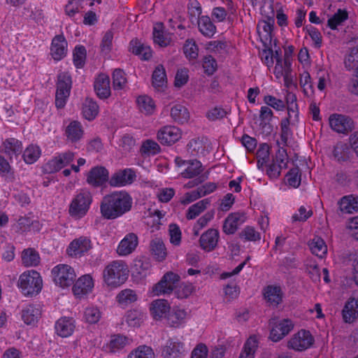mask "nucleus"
<instances>
[{"mask_svg": "<svg viewBox=\"0 0 358 358\" xmlns=\"http://www.w3.org/2000/svg\"><path fill=\"white\" fill-rule=\"evenodd\" d=\"M132 198L125 192H115L103 197L100 210L102 216L114 220L129 212L132 206Z\"/></svg>", "mask_w": 358, "mask_h": 358, "instance_id": "obj_1", "label": "nucleus"}, {"mask_svg": "<svg viewBox=\"0 0 358 358\" xmlns=\"http://www.w3.org/2000/svg\"><path fill=\"white\" fill-rule=\"evenodd\" d=\"M128 275V266L122 260L113 261L105 267L103 272V281L108 286L114 287L122 285Z\"/></svg>", "mask_w": 358, "mask_h": 358, "instance_id": "obj_2", "label": "nucleus"}, {"mask_svg": "<svg viewBox=\"0 0 358 358\" xmlns=\"http://www.w3.org/2000/svg\"><path fill=\"white\" fill-rule=\"evenodd\" d=\"M17 285L24 296H32L41 292L43 281L38 272L31 270L20 275Z\"/></svg>", "mask_w": 358, "mask_h": 358, "instance_id": "obj_3", "label": "nucleus"}, {"mask_svg": "<svg viewBox=\"0 0 358 358\" xmlns=\"http://www.w3.org/2000/svg\"><path fill=\"white\" fill-rule=\"evenodd\" d=\"M176 165L182 169L180 175L182 178L191 179L196 177L207 178L211 169L205 170L202 164L197 159L185 160L180 157L175 159Z\"/></svg>", "mask_w": 358, "mask_h": 358, "instance_id": "obj_4", "label": "nucleus"}, {"mask_svg": "<svg viewBox=\"0 0 358 358\" xmlns=\"http://www.w3.org/2000/svg\"><path fill=\"white\" fill-rule=\"evenodd\" d=\"M55 106L63 108L69 97L72 87L71 76L68 72H61L57 75L56 83Z\"/></svg>", "mask_w": 358, "mask_h": 358, "instance_id": "obj_5", "label": "nucleus"}, {"mask_svg": "<svg viewBox=\"0 0 358 358\" xmlns=\"http://www.w3.org/2000/svg\"><path fill=\"white\" fill-rule=\"evenodd\" d=\"M52 277L56 285L65 288L73 285L76 273L72 267L67 264H58L51 271Z\"/></svg>", "mask_w": 358, "mask_h": 358, "instance_id": "obj_6", "label": "nucleus"}, {"mask_svg": "<svg viewBox=\"0 0 358 358\" xmlns=\"http://www.w3.org/2000/svg\"><path fill=\"white\" fill-rule=\"evenodd\" d=\"M92 203V196L89 192L83 190L72 200L69 209L70 215L76 219L84 217Z\"/></svg>", "mask_w": 358, "mask_h": 358, "instance_id": "obj_7", "label": "nucleus"}, {"mask_svg": "<svg viewBox=\"0 0 358 358\" xmlns=\"http://www.w3.org/2000/svg\"><path fill=\"white\" fill-rule=\"evenodd\" d=\"M180 276L171 271L166 273L151 290L153 296L170 294L175 289V285L180 280Z\"/></svg>", "mask_w": 358, "mask_h": 358, "instance_id": "obj_8", "label": "nucleus"}, {"mask_svg": "<svg viewBox=\"0 0 358 358\" xmlns=\"http://www.w3.org/2000/svg\"><path fill=\"white\" fill-rule=\"evenodd\" d=\"M269 325L271 327L269 338L273 342L280 341L289 334L294 328V324L289 319H283L278 322L271 320Z\"/></svg>", "mask_w": 358, "mask_h": 358, "instance_id": "obj_9", "label": "nucleus"}, {"mask_svg": "<svg viewBox=\"0 0 358 358\" xmlns=\"http://www.w3.org/2000/svg\"><path fill=\"white\" fill-rule=\"evenodd\" d=\"M314 341V338L309 331L301 329L292 336L288 341L287 346L295 351L301 352L310 348Z\"/></svg>", "mask_w": 358, "mask_h": 358, "instance_id": "obj_10", "label": "nucleus"}, {"mask_svg": "<svg viewBox=\"0 0 358 358\" xmlns=\"http://www.w3.org/2000/svg\"><path fill=\"white\" fill-rule=\"evenodd\" d=\"M157 138L162 145H171L181 138V131L175 126H164L158 131Z\"/></svg>", "mask_w": 358, "mask_h": 358, "instance_id": "obj_11", "label": "nucleus"}, {"mask_svg": "<svg viewBox=\"0 0 358 358\" xmlns=\"http://www.w3.org/2000/svg\"><path fill=\"white\" fill-rule=\"evenodd\" d=\"M331 128L338 133H348L354 129V122L348 116L333 114L329 117Z\"/></svg>", "mask_w": 358, "mask_h": 358, "instance_id": "obj_12", "label": "nucleus"}, {"mask_svg": "<svg viewBox=\"0 0 358 358\" xmlns=\"http://www.w3.org/2000/svg\"><path fill=\"white\" fill-rule=\"evenodd\" d=\"M68 52V43L63 34L56 35L50 45V55L55 61L64 58Z\"/></svg>", "mask_w": 358, "mask_h": 358, "instance_id": "obj_13", "label": "nucleus"}, {"mask_svg": "<svg viewBox=\"0 0 358 358\" xmlns=\"http://www.w3.org/2000/svg\"><path fill=\"white\" fill-rule=\"evenodd\" d=\"M185 355L184 343L174 339H169L162 351L163 358H182Z\"/></svg>", "mask_w": 358, "mask_h": 358, "instance_id": "obj_14", "label": "nucleus"}, {"mask_svg": "<svg viewBox=\"0 0 358 358\" xmlns=\"http://www.w3.org/2000/svg\"><path fill=\"white\" fill-rule=\"evenodd\" d=\"M246 216L243 213H230L224 221L222 230L226 234H234L238 227L245 222Z\"/></svg>", "mask_w": 358, "mask_h": 358, "instance_id": "obj_15", "label": "nucleus"}, {"mask_svg": "<svg viewBox=\"0 0 358 358\" xmlns=\"http://www.w3.org/2000/svg\"><path fill=\"white\" fill-rule=\"evenodd\" d=\"M92 248V243L89 238L80 236L74 239L69 245L67 252L71 257L81 256Z\"/></svg>", "mask_w": 358, "mask_h": 358, "instance_id": "obj_16", "label": "nucleus"}, {"mask_svg": "<svg viewBox=\"0 0 358 358\" xmlns=\"http://www.w3.org/2000/svg\"><path fill=\"white\" fill-rule=\"evenodd\" d=\"M196 10L198 12V15H200L202 12L201 6L196 7ZM197 24L200 33L207 38H212L217 31L216 26L208 15L199 16Z\"/></svg>", "mask_w": 358, "mask_h": 358, "instance_id": "obj_17", "label": "nucleus"}, {"mask_svg": "<svg viewBox=\"0 0 358 358\" xmlns=\"http://www.w3.org/2000/svg\"><path fill=\"white\" fill-rule=\"evenodd\" d=\"M138 244V238L136 234L129 233L120 241L117 248L120 256H127L132 253Z\"/></svg>", "mask_w": 358, "mask_h": 358, "instance_id": "obj_18", "label": "nucleus"}, {"mask_svg": "<svg viewBox=\"0 0 358 358\" xmlns=\"http://www.w3.org/2000/svg\"><path fill=\"white\" fill-rule=\"evenodd\" d=\"M94 88L100 99L108 98L111 94L109 76L104 73H100L94 80Z\"/></svg>", "mask_w": 358, "mask_h": 358, "instance_id": "obj_19", "label": "nucleus"}, {"mask_svg": "<svg viewBox=\"0 0 358 358\" xmlns=\"http://www.w3.org/2000/svg\"><path fill=\"white\" fill-rule=\"evenodd\" d=\"M343 320L345 323H353L358 318V299L350 297L342 310Z\"/></svg>", "mask_w": 358, "mask_h": 358, "instance_id": "obj_20", "label": "nucleus"}, {"mask_svg": "<svg viewBox=\"0 0 358 358\" xmlns=\"http://www.w3.org/2000/svg\"><path fill=\"white\" fill-rule=\"evenodd\" d=\"M55 327L58 336L62 338L69 337L75 330V320L72 317H61L56 322Z\"/></svg>", "mask_w": 358, "mask_h": 358, "instance_id": "obj_21", "label": "nucleus"}, {"mask_svg": "<svg viewBox=\"0 0 358 358\" xmlns=\"http://www.w3.org/2000/svg\"><path fill=\"white\" fill-rule=\"evenodd\" d=\"M219 231L217 229H210L203 233L199 239L202 249L207 252L213 250L217 245Z\"/></svg>", "mask_w": 358, "mask_h": 358, "instance_id": "obj_22", "label": "nucleus"}, {"mask_svg": "<svg viewBox=\"0 0 358 358\" xmlns=\"http://www.w3.org/2000/svg\"><path fill=\"white\" fill-rule=\"evenodd\" d=\"M153 41L160 47H167L171 42L170 34L164 31V24L162 22H157L152 31Z\"/></svg>", "mask_w": 358, "mask_h": 358, "instance_id": "obj_23", "label": "nucleus"}, {"mask_svg": "<svg viewBox=\"0 0 358 358\" xmlns=\"http://www.w3.org/2000/svg\"><path fill=\"white\" fill-rule=\"evenodd\" d=\"M84 130L81 123L77 120L71 121L65 129V135L71 143L78 142L83 136Z\"/></svg>", "mask_w": 358, "mask_h": 358, "instance_id": "obj_24", "label": "nucleus"}, {"mask_svg": "<svg viewBox=\"0 0 358 358\" xmlns=\"http://www.w3.org/2000/svg\"><path fill=\"white\" fill-rule=\"evenodd\" d=\"M94 287L93 279L90 275H84L78 278L73 287L75 295L80 296L86 294Z\"/></svg>", "mask_w": 358, "mask_h": 358, "instance_id": "obj_25", "label": "nucleus"}, {"mask_svg": "<svg viewBox=\"0 0 358 358\" xmlns=\"http://www.w3.org/2000/svg\"><path fill=\"white\" fill-rule=\"evenodd\" d=\"M129 51L140 57L142 60H148L152 57L150 48L141 43L137 38L132 39L130 41Z\"/></svg>", "mask_w": 358, "mask_h": 358, "instance_id": "obj_26", "label": "nucleus"}, {"mask_svg": "<svg viewBox=\"0 0 358 358\" xmlns=\"http://www.w3.org/2000/svg\"><path fill=\"white\" fill-rule=\"evenodd\" d=\"M150 252L155 259L162 262L167 256V250L163 240L161 238L155 237L150 243Z\"/></svg>", "mask_w": 358, "mask_h": 358, "instance_id": "obj_27", "label": "nucleus"}, {"mask_svg": "<svg viewBox=\"0 0 358 358\" xmlns=\"http://www.w3.org/2000/svg\"><path fill=\"white\" fill-rule=\"evenodd\" d=\"M274 23L275 20L272 17H267L266 20L259 22L257 29L262 39L271 41Z\"/></svg>", "mask_w": 358, "mask_h": 358, "instance_id": "obj_28", "label": "nucleus"}, {"mask_svg": "<svg viewBox=\"0 0 358 358\" xmlns=\"http://www.w3.org/2000/svg\"><path fill=\"white\" fill-rule=\"evenodd\" d=\"M41 315V310L38 306L29 304L22 310L21 317L27 324H34Z\"/></svg>", "mask_w": 358, "mask_h": 358, "instance_id": "obj_29", "label": "nucleus"}, {"mask_svg": "<svg viewBox=\"0 0 358 358\" xmlns=\"http://www.w3.org/2000/svg\"><path fill=\"white\" fill-rule=\"evenodd\" d=\"M264 295L270 306L273 307H277L282 300V292L278 286H267L264 289Z\"/></svg>", "mask_w": 358, "mask_h": 358, "instance_id": "obj_30", "label": "nucleus"}, {"mask_svg": "<svg viewBox=\"0 0 358 358\" xmlns=\"http://www.w3.org/2000/svg\"><path fill=\"white\" fill-rule=\"evenodd\" d=\"M3 152L7 155L10 159L13 155L18 156L22 152L23 146L20 141L15 138H6L3 142Z\"/></svg>", "mask_w": 358, "mask_h": 358, "instance_id": "obj_31", "label": "nucleus"}, {"mask_svg": "<svg viewBox=\"0 0 358 358\" xmlns=\"http://www.w3.org/2000/svg\"><path fill=\"white\" fill-rule=\"evenodd\" d=\"M128 344V338L115 334L110 337L109 343L106 345V351L110 353H115L123 349Z\"/></svg>", "mask_w": 358, "mask_h": 358, "instance_id": "obj_32", "label": "nucleus"}, {"mask_svg": "<svg viewBox=\"0 0 358 358\" xmlns=\"http://www.w3.org/2000/svg\"><path fill=\"white\" fill-rule=\"evenodd\" d=\"M308 246L311 252L321 259L324 257L327 253V246L324 240L319 236H315L310 240Z\"/></svg>", "mask_w": 358, "mask_h": 358, "instance_id": "obj_33", "label": "nucleus"}, {"mask_svg": "<svg viewBox=\"0 0 358 358\" xmlns=\"http://www.w3.org/2000/svg\"><path fill=\"white\" fill-rule=\"evenodd\" d=\"M150 310L155 319H160L169 311L170 306L165 299H157L152 302Z\"/></svg>", "mask_w": 358, "mask_h": 358, "instance_id": "obj_34", "label": "nucleus"}, {"mask_svg": "<svg viewBox=\"0 0 358 358\" xmlns=\"http://www.w3.org/2000/svg\"><path fill=\"white\" fill-rule=\"evenodd\" d=\"M99 106L92 98H86L83 104V115L84 117L89 120H93L99 113Z\"/></svg>", "mask_w": 358, "mask_h": 358, "instance_id": "obj_35", "label": "nucleus"}, {"mask_svg": "<svg viewBox=\"0 0 358 358\" xmlns=\"http://www.w3.org/2000/svg\"><path fill=\"white\" fill-rule=\"evenodd\" d=\"M340 209L345 213H353L358 211V196L349 195L343 196L340 203Z\"/></svg>", "mask_w": 358, "mask_h": 358, "instance_id": "obj_36", "label": "nucleus"}, {"mask_svg": "<svg viewBox=\"0 0 358 358\" xmlns=\"http://www.w3.org/2000/svg\"><path fill=\"white\" fill-rule=\"evenodd\" d=\"M171 117L174 122L178 124H184L189 120V113L184 106L177 104L171 108Z\"/></svg>", "mask_w": 358, "mask_h": 358, "instance_id": "obj_37", "label": "nucleus"}, {"mask_svg": "<svg viewBox=\"0 0 358 358\" xmlns=\"http://www.w3.org/2000/svg\"><path fill=\"white\" fill-rule=\"evenodd\" d=\"M145 314L140 310L133 309L127 311L125 315V322L132 327H138L143 322Z\"/></svg>", "mask_w": 358, "mask_h": 358, "instance_id": "obj_38", "label": "nucleus"}, {"mask_svg": "<svg viewBox=\"0 0 358 358\" xmlns=\"http://www.w3.org/2000/svg\"><path fill=\"white\" fill-rule=\"evenodd\" d=\"M136 103L139 110L146 115H152L155 110V101L147 95L139 96L137 98Z\"/></svg>", "mask_w": 358, "mask_h": 358, "instance_id": "obj_39", "label": "nucleus"}, {"mask_svg": "<svg viewBox=\"0 0 358 358\" xmlns=\"http://www.w3.org/2000/svg\"><path fill=\"white\" fill-rule=\"evenodd\" d=\"M41 155V150L40 147L31 144L24 150L22 157L26 164H32L39 159Z\"/></svg>", "mask_w": 358, "mask_h": 358, "instance_id": "obj_40", "label": "nucleus"}, {"mask_svg": "<svg viewBox=\"0 0 358 358\" xmlns=\"http://www.w3.org/2000/svg\"><path fill=\"white\" fill-rule=\"evenodd\" d=\"M152 85L155 88H162L166 85L167 78L166 71L162 64L156 66L152 76Z\"/></svg>", "mask_w": 358, "mask_h": 358, "instance_id": "obj_41", "label": "nucleus"}, {"mask_svg": "<svg viewBox=\"0 0 358 358\" xmlns=\"http://www.w3.org/2000/svg\"><path fill=\"white\" fill-rule=\"evenodd\" d=\"M188 153L194 157H201L206 155L205 145L202 141L192 139L187 145Z\"/></svg>", "mask_w": 358, "mask_h": 358, "instance_id": "obj_42", "label": "nucleus"}, {"mask_svg": "<svg viewBox=\"0 0 358 358\" xmlns=\"http://www.w3.org/2000/svg\"><path fill=\"white\" fill-rule=\"evenodd\" d=\"M209 199H205L192 205L187 211L186 217L187 220H193L201 213L210 205Z\"/></svg>", "mask_w": 358, "mask_h": 358, "instance_id": "obj_43", "label": "nucleus"}, {"mask_svg": "<svg viewBox=\"0 0 358 358\" xmlns=\"http://www.w3.org/2000/svg\"><path fill=\"white\" fill-rule=\"evenodd\" d=\"M127 358H155V355L151 347L142 345L131 350Z\"/></svg>", "mask_w": 358, "mask_h": 358, "instance_id": "obj_44", "label": "nucleus"}, {"mask_svg": "<svg viewBox=\"0 0 358 358\" xmlns=\"http://www.w3.org/2000/svg\"><path fill=\"white\" fill-rule=\"evenodd\" d=\"M187 313L184 310L176 308L169 313L167 321L170 326L178 327L185 322Z\"/></svg>", "mask_w": 358, "mask_h": 358, "instance_id": "obj_45", "label": "nucleus"}, {"mask_svg": "<svg viewBox=\"0 0 358 358\" xmlns=\"http://www.w3.org/2000/svg\"><path fill=\"white\" fill-rule=\"evenodd\" d=\"M350 150L346 143H338L334 148L333 156L338 162H345L350 158Z\"/></svg>", "mask_w": 358, "mask_h": 358, "instance_id": "obj_46", "label": "nucleus"}, {"mask_svg": "<svg viewBox=\"0 0 358 358\" xmlns=\"http://www.w3.org/2000/svg\"><path fill=\"white\" fill-rule=\"evenodd\" d=\"M22 262L27 267L36 266L40 262V257L34 250L29 248L22 252Z\"/></svg>", "mask_w": 358, "mask_h": 358, "instance_id": "obj_47", "label": "nucleus"}, {"mask_svg": "<svg viewBox=\"0 0 358 358\" xmlns=\"http://www.w3.org/2000/svg\"><path fill=\"white\" fill-rule=\"evenodd\" d=\"M348 18V13L345 10L339 8L327 21V26L332 30L337 29Z\"/></svg>", "mask_w": 358, "mask_h": 358, "instance_id": "obj_48", "label": "nucleus"}, {"mask_svg": "<svg viewBox=\"0 0 358 358\" xmlns=\"http://www.w3.org/2000/svg\"><path fill=\"white\" fill-rule=\"evenodd\" d=\"M87 57V51L85 46L76 45L73 52V62L77 69H82L85 64Z\"/></svg>", "mask_w": 358, "mask_h": 358, "instance_id": "obj_49", "label": "nucleus"}, {"mask_svg": "<svg viewBox=\"0 0 358 358\" xmlns=\"http://www.w3.org/2000/svg\"><path fill=\"white\" fill-rule=\"evenodd\" d=\"M270 147L267 143H262L259 145L257 152L256 157L257 159V167L263 169V167L269 160Z\"/></svg>", "mask_w": 358, "mask_h": 358, "instance_id": "obj_50", "label": "nucleus"}, {"mask_svg": "<svg viewBox=\"0 0 358 358\" xmlns=\"http://www.w3.org/2000/svg\"><path fill=\"white\" fill-rule=\"evenodd\" d=\"M67 166L59 156L53 157L43 166V171L45 173H53Z\"/></svg>", "mask_w": 358, "mask_h": 358, "instance_id": "obj_51", "label": "nucleus"}, {"mask_svg": "<svg viewBox=\"0 0 358 358\" xmlns=\"http://www.w3.org/2000/svg\"><path fill=\"white\" fill-rule=\"evenodd\" d=\"M161 151L160 146L157 142L151 139H147L143 142L140 152L143 155H155Z\"/></svg>", "mask_w": 358, "mask_h": 358, "instance_id": "obj_52", "label": "nucleus"}, {"mask_svg": "<svg viewBox=\"0 0 358 358\" xmlns=\"http://www.w3.org/2000/svg\"><path fill=\"white\" fill-rule=\"evenodd\" d=\"M199 182H194V181H189L187 186L188 187H192L194 185L198 186L196 189L199 190L201 196L203 197L207 194L213 192L217 189V184L213 182H208L205 184L199 185L202 180H199Z\"/></svg>", "mask_w": 358, "mask_h": 358, "instance_id": "obj_53", "label": "nucleus"}, {"mask_svg": "<svg viewBox=\"0 0 358 358\" xmlns=\"http://www.w3.org/2000/svg\"><path fill=\"white\" fill-rule=\"evenodd\" d=\"M116 299L120 304L127 306L137 301L138 296L135 291L130 289H126L122 290L117 295Z\"/></svg>", "mask_w": 358, "mask_h": 358, "instance_id": "obj_54", "label": "nucleus"}, {"mask_svg": "<svg viewBox=\"0 0 358 358\" xmlns=\"http://www.w3.org/2000/svg\"><path fill=\"white\" fill-rule=\"evenodd\" d=\"M257 347V342L255 338L250 337L245 343L239 358H254Z\"/></svg>", "mask_w": 358, "mask_h": 358, "instance_id": "obj_55", "label": "nucleus"}, {"mask_svg": "<svg viewBox=\"0 0 358 358\" xmlns=\"http://www.w3.org/2000/svg\"><path fill=\"white\" fill-rule=\"evenodd\" d=\"M239 237L245 241L255 242L261 239L260 234L250 226L245 227L239 234Z\"/></svg>", "mask_w": 358, "mask_h": 358, "instance_id": "obj_56", "label": "nucleus"}, {"mask_svg": "<svg viewBox=\"0 0 358 358\" xmlns=\"http://www.w3.org/2000/svg\"><path fill=\"white\" fill-rule=\"evenodd\" d=\"M113 87L114 90H122L127 83L125 73L120 69L114 70L113 75Z\"/></svg>", "mask_w": 358, "mask_h": 358, "instance_id": "obj_57", "label": "nucleus"}, {"mask_svg": "<svg viewBox=\"0 0 358 358\" xmlns=\"http://www.w3.org/2000/svg\"><path fill=\"white\" fill-rule=\"evenodd\" d=\"M198 46L194 39H187L183 46V52L186 57L195 59L198 57Z\"/></svg>", "mask_w": 358, "mask_h": 358, "instance_id": "obj_58", "label": "nucleus"}, {"mask_svg": "<svg viewBox=\"0 0 358 358\" xmlns=\"http://www.w3.org/2000/svg\"><path fill=\"white\" fill-rule=\"evenodd\" d=\"M175 289V295L178 299H183L189 297L194 290V286L190 283H181Z\"/></svg>", "mask_w": 358, "mask_h": 358, "instance_id": "obj_59", "label": "nucleus"}, {"mask_svg": "<svg viewBox=\"0 0 358 358\" xmlns=\"http://www.w3.org/2000/svg\"><path fill=\"white\" fill-rule=\"evenodd\" d=\"M101 317V312L96 307H88L84 311V319L87 323L95 324L99 321Z\"/></svg>", "mask_w": 358, "mask_h": 358, "instance_id": "obj_60", "label": "nucleus"}, {"mask_svg": "<svg viewBox=\"0 0 358 358\" xmlns=\"http://www.w3.org/2000/svg\"><path fill=\"white\" fill-rule=\"evenodd\" d=\"M299 83L301 87L303 88V92L306 96H309V94L313 93L311 77L308 72L304 71L301 74Z\"/></svg>", "mask_w": 358, "mask_h": 358, "instance_id": "obj_61", "label": "nucleus"}, {"mask_svg": "<svg viewBox=\"0 0 358 358\" xmlns=\"http://www.w3.org/2000/svg\"><path fill=\"white\" fill-rule=\"evenodd\" d=\"M108 171L102 166H96L91 169L87 179H109Z\"/></svg>", "mask_w": 358, "mask_h": 358, "instance_id": "obj_62", "label": "nucleus"}, {"mask_svg": "<svg viewBox=\"0 0 358 358\" xmlns=\"http://www.w3.org/2000/svg\"><path fill=\"white\" fill-rule=\"evenodd\" d=\"M229 113V111H227L221 107L216 106L207 112L206 117L210 121H216L225 117Z\"/></svg>", "mask_w": 358, "mask_h": 358, "instance_id": "obj_63", "label": "nucleus"}, {"mask_svg": "<svg viewBox=\"0 0 358 358\" xmlns=\"http://www.w3.org/2000/svg\"><path fill=\"white\" fill-rule=\"evenodd\" d=\"M203 68L205 73L208 76L213 75L217 70V65L215 59L211 55L204 57L203 60Z\"/></svg>", "mask_w": 358, "mask_h": 358, "instance_id": "obj_64", "label": "nucleus"}]
</instances>
